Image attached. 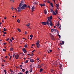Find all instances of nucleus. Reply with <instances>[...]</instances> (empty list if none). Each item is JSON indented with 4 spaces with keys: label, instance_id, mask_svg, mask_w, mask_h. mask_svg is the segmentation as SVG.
Returning a JSON list of instances; mask_svg holds the SVG:
<instances>
[{
    "label": "nucleus",
    "instance_id": "obj_1",
    "mask_svg": "<svg viewBox=\"0 0 74 74\" xmlns=\"http://www.w3.org/2000/svg\"><path fill=\"white\" fill-rule=\"evenodd\" d=\"M48 20H47L46 22H42L41 23L42 25H45L46 26L47 25L48 26L50 27V25L51 27L53 26L52 25L53 24L52 23V16H51L50 17H47Z\"/></svg>",
    "mask_w": 74,
    "mask_h": 74
},
{
    "label": "nucleus",
    "instance_id": "obj_2",
    "mask_svg": "<svg viewBox=\"0 0 74 74\" xmlns=\"http://www.w3.org/2000/svg\"><path fill=\"white\" fill-rule=\"evenodd\" d=\"M26 7H27V5L26 4H24L21 7V10H25Z\"/></svg>",
    "mask_w": 74,
    "mask_h": 74
},
{
    "label": "nucleus",
    "instance_id": "obj_3",
    "mask_svg": "<svg viewBox=\"0 0 74 74\" xmlns=\"http://www.w3.org/2000/svg\"><path fill=\"white\" fill-rule=\"evenodd\" d=\"M36 44L37 48H39L40 46V40H38V42H37Z\"/></svg>",
    "mask_w": 74,
    "mask_h": 74
},
{
    "label": "nucleus",
    "instance_id": "obj_4",
    "mask_svg": "<svg viewBox=\"0 0 74 74\" xmlns=\"http://www.w3.org/2000/svg\"><path fill=\"white\" fill-rule=\"evenodd\" d=\"M24 3H25L24 2H23V1H21V3L19 4V7H21V5H23V4H24Z\"/></svg>",
    "mask_w": 74,
    "mask_h": 74
},
{
    "label": "nucleus",
    "instance_id": "obj_5",
    "mask_svg": "<svg viewBox=\"0 0 74 74\" xmlns=\"http://www.w3.org/2000/svg\"><path fill=\"white\" fill-rule=\"evenodd\" d=\"M17 9H18V12H21V10H22L21 9V7L19 6V7H18L17 8Z\"/></svg>",
    "mask_w": 74,
    "mask_h": 74
},
{
    "label": "nucleus",
    "instance_id": "obj_6",
    "mask_svg": "<svg viewBox=\"0 0 74 74\" xmlns=\"http://www.w3.org/2000/svg\"><path fill=\"white\" fill-rule=\"evenodd\" d=\"M19 57V56L18 54L16 55H15V58H16V59H18Z\"/></svg>",
    "mask_w": 74,
    "mask_h": 74
},
{
    "label": "nucleus",
    "instance_id": "obj_7",
    "mask_svg": "<svg viewBox=\"0 0 74 74\" xmlns=\"http://www.w3.org/2000/svg\"><path fill=\"white\" fill-rule=\"evenodd\" d=\"M23 51L24 53H27V51H26V50L25 48L23 49Z\"/></svg>",
    "mask_w": 74,
    "mask_h": 74
},
{
    "label": "nucleus",
    "instance_id": "obj_8",
    "mask_svg": "<svg viewBox=\"0 0 74 74\" xmlns=\"http://www.w3.org/2000/svg\"><path fill=\"white\" fill-rule=\"evenodd\" d=\"M53 31H54V32H56V29H51V31L52 32H53Z\"/></svg>",
    "mask_w": 74,
    "mask_h": 74
},
{
    "label": "nucleus",
    "instance_id": "obj_9",
    "mask_svg": "<svg viewBox=\"0 0 74 74\" xmlns=\"http://www.w3.org/2000/svg\"><path fill=\"white\" fill-rule=\"evenodd\" d=\"M41 67H42V66H41V65L40 66L38 65V66L37 67V68L38 69H39L40 68H41Z\"/></svg>",
    "mask_w": 74,
    "mask_h": 74
},
{
    "label": "nucleus",
    "instance_id": "obj_10",
    "mask_svg": "<svg viewBox=\"0 0 74 74\" xmlns=\"http://www.w3.org/2000/svg\"><path fill=\"white\" fill-rule=\"evenodd\" d=\"M40 5L41 7H42V6H45V4H40Z\"/></svg>",
    "mask_w": 74,
    "mask_h": 74
},
{
    "label": "nucleus",
    "instance_id": "obj_11",
    "mask_svg": "<svg viewBox=\"0 0 74 74\" xmlns=\"http://www.w3.org/2000/svg\"><path fill=\"white\" fill-rule=\"evenodd\" d=\"M35 9V7H34V6H33L32 7V11H34Z\"/></svg>",
    "mask_w": 74,
    "mask_h": 74
},
{
    "label": "nucleus",
    "instance_id": "obj_12",
    "mask_svg": "<svg viewBox=\"0 0 74 74\" xmlns=\"http://www.w3.org/2000/svg\"><path fill=\"white\" fill-rule=\"evenodd\" d=\"M42 71H43V69L41 68L40 69V72H41V73H42Z\"/></svg>",
    "mask_w": 74,
    "mask_h": 74
},
{
    "label": "nucleus",
    "instance_id": "obj_13",
    "mask_svg": "<svg viewBox=\"0 0 74 74\" xmlns=\"http://www.w3.org/2000/svg\"><path fill=\"white\" fill-rule=\"evenodd\" d=\"M52 52V50H51V49L49 50V51H47V52L48 53H50V52Z\"/></svg>",
    "mask_w": 74,
    "mask_h": 74
},
{
    "label": "nucleus",
    "instance_id": "obj_14",
    "mask_svg": "<svg viewBox=\"0 0 74 74\" xmlns=\"http://www.w3.org/2000/svg\"><path fill=\"white\" fill-rule=\"evenodd\" d=\"M30 62H34V61L32 59L30 60Z\"/></svg>",
    "mask_w": 74,
    "mask_h": 74
},
{
    "label": "nucleus",
    "instance_id": "obj_15",
    "mask_svg": "<svg viewBox=\"0 0 74 74\" xmlns=\"http://www.w3.org/2000/svg\"><path fill=\"white\" fill-rule=\"evenodd\" d=\"M53 15H56V13L54 11H53Z\"/></svg>",
    "mask_w": 74,
    "mask_h": 74
},
{
    "label": "nucleus",
    "instance_id": "obj_16",
    "mask_svg": "<svg viewBox=\"0 0 74 74\" xmlns=\"http://www.w3.org/2000/svg\"><path fill=\"white\" fill-rule=\"evenodd\" d=\"M10 51H13V48L12 47H11L10 49Z\"/></svg>",
    "mask_w": 74,
    "mask_h": 74
},
{
    "label": "nucleus",
    "instance_id": "obj_17",
    "mask_svg": "<svg viewBox=\"0 0 74 74\" xmlns=\"http://www.w3.org/2000/svg\"><path fill=\"white\" fill-rule=\"evenodd\" d=\"M30 23H29L27 24V25H26V26H27V27H29V26H30Z\"/></svg>",
    "mask_w": 74,
    "mask_h": 74
},
{
    "label": "nucleus",
    "instance_id": "obj_18",
    "mask_svg": "<svg viewBox=\"0 0 74 74\" xmlns=\"http://www.w3.org/2000/svg\"><path fill=\"white\" fill-rule=\"evenodd\" d=\"M50 5L51 6V7H52L53 8V4H52V3H50Z\"/></svg>",
    "mask_w": 74,
    "mask_h": 74
},
{
    "label": "nucleus",
    "instance_id": "obj_19",
    "mask_svg": "<svg viewBox=\"0 0 74 74\" xmlns=\"http://www.w3.org/2000/svg\"><path fill=\"white\" fill-rule=\"evenodd\" d=\"M7 29H5V27L3 29V32L7 31Z\"/></svg>",
    "mask_w": 74,
    "mask_h": 74
},
{
    "label": "nucleus",
    "instance_id": "obj_20",
    "mask_svg": "<svg viewBox=\"0 0 74 74\" xmlns=\"http://www.w3.org/2000/svg\"><path fill=\"white\" fill-rule=\"evenodd\" d=\"M17 30L19 32H21V29H19V28H18Z\"/></svg>",
    "mask_w": 74,
    "mask_h": 74
},
{
    "label": "nucleus",
    "instance_id": "obj_21",
    "mask_svg": "<svg viewBox=\"0 0 74 74\" xmlns=\"http://www.w3.org/2000/svg\"><path fill=\"white\" fill-rule=\"evenodd\" d=\"M51 38V40H55V38H54L53 36V37H52Z\"/></svg>",
    "mask_w": 74,
    "mask_h": 74
},
{
    "label": "nucleus",
    "instance_id": "obj_22",
    "mask_svg": "<svg viewBox=\"0 0 74 74\" xmlns=\"http://www.w3.org/2000/svg\"><path fill=\"white\" fill-rule=\"evenodd\" d=\"M28 62H29V60H27L26 61L25 63H27Z\"/></svg>",
    "mask_w": 74,
    "mask_h": 74
},
{
    "label": "nucleus",
    "instance_id": "obj_23",
    "mask_svg": "<svg viewBox=\"0 0 74 74\" xmlns=\"http://www.w3.org/2000/svg\"><path fill=\"white\" fill-rule=\"evenodd\" d=\"M17 22H18V23H20V20H19V19H18L17 20Z\"/></svg>",
    "mask_w": 74,
    "mask_h": 74
},
{
    "label": "nucleus",
    "instance_id": "obj_24",
    "mask_svg": "<svg viewBox=\"0 0 74 74\" xmlns=\"http://www.w3.org/2000/svg\"><path fill=\"white\" fill-rule=\"evenodd\" d=\"M30 37H31V38H32L33 37V35L31 34L30 36Z\"/></svg>",
    "mask_w": 74,
    "mask_h": 74
},
{
    "label": "nucleus",
    "instance_id": "obj_25",
    "mask_svg": "<svg viewBox=\"0 0 74 74\" xmlns=\"http://www.w3.org/2000/svg\"><path fill=\"white\" fill-rule=\"evenodd\" d=\"M28 73H29V71H27L25 72V73L26 74H28Z\"/></svg>",
    "mask_w": 74,
    "mask_h": 74
},
{
    "label": "nucleus",
    "instance_id": "obj_26",
    "mask_svg": "<svg viewBox=\"0 0 74 74\" xmlns=\"http://www.w3.org/2000/svg\"><path fill=\"white\" fill-rule=\"evenodd\" d=\"M2 32L3 33H4V34H7V32H4V31H2Z\"/></svg>",
    "mask_w": 74,
    "mask_h": 74
},
{
    "label": "nucleus",
    "instance_id": "obj_27",
    "mask_svg": "<svg viewBox=\"0 0 74 74\" xmlns=\"http://www.w3.org/2000/svg\"><path fill=\"white\" fill-rule=\"evenodd\" d=\"M4 72H5V74H7V71H6V70H4Z\"/></svg>",
    "mask_w": 74,
    "mask_h": 74
},
{
    "label": "nucleus",
    "instance_id": "obj_28",
    "mask_svg": "<svg viewBox=\"0 0 74 74\" xmlns=\"http://www.w3.org/2000/svg\"><path fill=\"white\" fill-rule=\"evenodd\" d=\"M47 11L46 10H45L44 11V13L45 14H47Z\"/></svg>",
    "mask_w": 74,
    "mask_h": 74
},
{
    "label": "nucleus",
    "instance_id": "obj_29",
    "mask_svg": "<svg viewBox=\"0 0 74 74\" xmlns=\"http://www.w3.org/2000/svg\"><path fill=\"white\" fill-rule=\"evenodd\" d=\"M51 12H52V11H53V9H50Z\"/></svg>",
    "mask_w": 74,
    "mask_h": 74
},
{
    "label": "nucleus",
    "instance_id": "obj_30",
    "mask_svg": "<svg viewBox=\"0 0 74 74\" xmlns=\"http://www.w3.org/2000/svg\"><path fill=\"white\" fill-rule=\"evenodd\" d=\"M56 7H59V4H56Z\"/></svg>",
    "mask_w": 74,
    "mask_h": 74
},
{
    "label": "nucleus",
    "instance_id": "obj_31",
    "mask_svg": "<svg viewBox=\"0 0 74 74\" xmlns=\"http://www.w3.org/2000/svg\"><path fill=\"white\" fill-rule=\"evenodd\" d=\"M12 58V56H10L9 58V60H11V59Z\"/></svg>",
    "mask_w": 74,
    "mask_h": 74
},
{
    "label": "nucleus",
    "instance_id": "obj_32",
    "mask_svg": "<svg viewBox=\"0 0 74 74\" xmlns=\"http://www.w3.org/2000/svg\"><path fill=\"white\" fill-rule=\"evenodd\" d=\"M62 45H64V42L63 41H62Z\"/></svg>",
    "mask_w": 74,
    "mask_h": 74
},
{
    "label": "nucleus",
    "instance_id": "obj_33",
    "mask_svg": "<svg viewBox=\"0 0 74 74\" xmlns=\"http://www.w3.org/2000/svg\"><path fill=\"white\" fill-rule=\"evenodd\" d=\"M27 47V45H25L24 46L25 48H26V47Z\"/></svg>",
    "mask_w": 74,
    "mask_h": 74
},
{
    "label": "nucleus",
    "instance_id": "obj_34",
    "mask_svg": "<svg viewBox=\"0 0 74 74\" xmlns=\"http://www.w3.org/2000/svg\"><path fill=\"white\" fill-rule=\"evenodd\" d=\"M25 69H23L22 70V71H23V72H24V71H25Z\"/></svg>",
    "mask_w": 74,
    "mask_h": 74
},
{
    "label": "nucleus",
    "instance_id": "obj_35",
    "mask_svg": "<svg viewBox=\"0 0 74 74\" xmlns=\"http://www.w3.org/2000/svg\"><path fill=\"white\" fill-rule=\"evenodd\" d=\"M55 12H56V14H58V12H57V10H56Z\"/></svg>",
    "mask_w": 74,
    "mask_h": 74
},
{
    "label": "nucleus",
    "instance_id": "obj_36",
    "mask_svg": "<svg viewBox=\"0 0 74 74\" xmlns=\"http://www.w3.org/2000/svg\"><path fill=\"white\" fill-rule=\"evenodd\" d=\"M18 74H23V73H22L21 72H20V73H18Z\"/></svg>",
    "mask_w": 74,
    "mask_h": 74
},
{
    "label": "nucleus",
    "instance_id": "obj_37",
    "mask_svg": "<svg viewBox=\"0 0 74 74\" xmlns=\"http://www.w3.org/2000/svg\"><path fill=\"white\" fill-rule=\"evenodd\" d=\"M20 67L21 68H22V67H23V66H22V65H20Z\"/></svg>",
    "mask_w": 74,
    "mask_h": 74
},
{
    "label": "nucleus",
    "instance_id": "obj_38",
    "mask_svg": "<svg viewBox=\"0 0 74 74\" xmlns=\"http://www.w3.org/2000/svg\"><path fill=\"white\" fill-rule=\"evenodd\" d=\"M33 4H36L37 3H36V2H34Z\"/></svg>",
    "mask_w": 74,
    "mask_h": 74
},
{
    "label": "nucleus",
    "instance_id": "obj_39",
    "mask_svg": "<svg viewBox=\"0 0 74 74\" xmlns=\"http://www.w3.org/2000/svg\"><path fill=\"white\" fill-rule=\"evenodd\" d=\"M62 67V64H60V67Z\"/></svg>",
    "mask_w": 74,
    "mask_h": 74
},
{
    "label": "nucleus",
    "instance_id": "obj_40",
    "mask_svg": "<svg viewBox=\"0 0 74 74\" xmlns=\"http://www.w3.org/2000/svg\"><path fill=\"white\" fill-rule=\"evenodd\" d=\"M3 44L4 45H7V43L4 42V43H3Z\"/></svg>",
    "mask_w": 74,
    "mask_h": 74
},
{
    "label": "nucleus",
    "instance_id": "obj_41",
    "mask_svg": "<svg viewBox=\"0 0 74 74\" xmlns=\"http://www.w3.org/2000/svg\"><path fill=\"white\" fill-rule=\"evenodd\" d=\"M57 25L58 26H59L60 25H59V22H58V24H57Z\"/></svg>",
    "mask_w": 74,
    "mask_h": 74
},
{
    "label": "nucleus",
    "instance_id": "obj_42",
    "mask_svg": "<svg viewBox=\"0 0 74 74\" xmlns=\"http://www.w3.org/2000/svg\"><path fill=\"white\" fill-rule=\"evenodd\" d=\"M15 54H13V58H14V56H15Z\"/></svg>",
    "mask_w": 74,
    "mask_h": 74
},
{
    "label": "nucleus",
    "instance_id": "obj_43",
    "mask_svg": "<svg viewBox=\"0 0 74 74\" xmlns=\"http://www.w3.org/2000/svg\"><path fill=\"white\" fill-rule=\"evenodd\" d=\"M11 38L12 39V40H14V38L13 37H12Z\"/></svg>",
    "mask_w": 74,
    "mask_h": 74
},
{
    "label": "nucleus",
    "instance_id": "obj_44",
    "mask_svg": "<svg viewBox=\"0 0 74 74\" xmlns=\"http://www.w3.org/2000/svg\"><path fill=\"white\" fill-rule=\"evenodd\" d=\"M10 40V39H9V38H8V39H6V41H8V40Z\"/></svg>",
    "mask_w": 74,
    "mask_h": 74
},
{
    "label": "nucleus",
    "instance_id": "obj_45",
    "mask_svg": "<svg viewBox=\"0 0 74 74\" xmlns=\"http://www.w3.org/2000/svg\"><path fill=\"white\" fill-rule=\"evenodd\" d=\"M2 22L3 23H4V20H2Z\"/></svg>",
    "mask_w": 74,
    "mask_h": 74
},
{
    "label": "nucleus",
    "instance_id": "obj_46",
    "mask_svg": "<svg viewBox=\"0 0 74 74\" xmlns=\"http://www.w3.org/2000/svg\"><path fill=\"white\" fill-rule=\"evenodd\" d=\"M47 2L48 3H50V1H47Z\"/></svg>",
    "mask_w": 74,
    "mask_h": 74
},
{
    "label": "nucleus",
    "instance_id": "obj_47",
    "mask_svg": "<svg viewBox=\"0 0 74 74\" xmlns=\"http://www.w3.org/2000/svg\"><path fill=\"white\" fill-rule=\"evenodd\" d=\"M39 59H40V58H37V59H36V60H39Z\"/></svg>",
    "mask_w": 74,
    "mask_h": 74
},
{
    "label": "nucleus",
    "instance_id": "obj_48",
    "mask_svg": "<svg viewBox=\"0 0 74 74\" xmlns=\"http://www.w3.org/2000/svg\"><path fill=\"white\" fill-rule=\"evenodd\" d=\"M25 34H27V32L26 31H25Z\"/></svg>",
    "mask_w": 74,
    "mask_h": 74
},
{
    "label": "nucleus",
    "instance_id": "obj_49",
    "mask_svg": "<svg viewBox=\"0 0 74 74\" xmlns=\"http://www.w3.org/2000/svg\"><path fill=\"white\" fill-rule=\"evenodd\" d=\"M29 71H30V72H32V71H32V70H29Z\"/></svg>",
    "mask_w": 74,
    "mask_h": 74
},
{
    "label": "nucleus",
    "instance_id": "obj_50",
    "mask_svg": "<svg viewBox=\"0 0 74 74\" xmlns=\"http://www.w3.org/2000/svg\"><path fill=\"white\" fill-rule=\"evenodd\" d=\"M10 41H11V42H12V40L10 39Z\"/></svg>",
    "mask_w": 74,
    "mask_h": 74
},
{
    "label": "nucleus",
    "instance_id": "obj_51",
    "mask_svg": "<svg viewBox=\"0 0 74 74\" xmlns=\"http://www.w3.org/2000/svg\"><path fill=\"white\" fill-rule=\"evenodd\" d=\"M58 36H59V38H60V37L61 36H60V35H59V34H58Z\"/></svg>",
    "mask_w": 74,
    "mask_h": 74
},
{
    "label": "nucleus",
    "instance_id": "obj_52",
    "mask_svg": "<svg viewBox=\"0 0 74 74\" xmlns=\"http://www.w3.org/2000/svg\"><path fill=\"white\" fill-rule=\"evenodd\" d=\"M3 51H5V52L6 51V50H5V49H3Z\"/></svg>",
    "mask_w": 74,
    "mask_h": 74
},
{
    "label": "nucleus",
    "instance_id": "obj_53",
    "mask_svg": "<svg viewBox=\"0 0 74 74\" xmlns=\"http://www.w3.org/2000/svg\"><path fill=\"white\" fill-rule=\"evenodd\" d=\"M51 36L52 38V37H53V35H51Z\"/></svg>",
    "mask_w": 74,
    "mask_h": 74
},
{
    "label": "nucleus",
    "instance_id": "obj_54",
    "mask_svg": "<svg viewBox=\"0 0 74 74\" xmlns=\"http://www.w3.org/2000/svg\"><path fill=\"white\" fill-rule=\"evenodd\" d=\"M35 51V50H34L33 51H32V52H34Z\"/></svg>",
    "mask_w": 74,
    "mask_h": 74
},
{
    "label": "nucleus",
    "instance_id": "obj_55",
    "mask_svg": "<svg viewBox=\"0 0 74 74\" xmlns=\"http://www.w3.org/2000/svg\"><path fill=\"white\" fill-rule=\"evenodd\" d=\"M7 58H8L7 56H6L5 57V58L6 59H7Z\"/></svg>",
    "mask_w": 74,
    "mask_h": 74
},
{
    "label": "nucleus",
    "instance_id": "obj_56",
    "mask_svg": "<svg viewBox=\"0 0 74 74\" xmlns=\"http://www.w3.org/2000/svg\"><path fill=\"white\" fill-rule=\"evenodd\" d=\"M60 44L61 45H62V43H60Z\"/></svg>",
    "mask_w": 74,
    "mask_h": 74
},
{
    "label": "nucleus",
    "instance_id": "obj_57",
    "mask_svg": "<svg viewBox=\"0 0 74 74\" xmlns=\"http://www.w3.org/2000/svg\"><path fill=\"white\" fill-rule=\"evenodd\" d=\"M58 18H59V19L61 20V21H62V19H61L59 17H58Z\"/></svg>",
    "mask_w": 74,
    "mask_h": 74
},
{
    "label": "nucleus",
    "instance_id": "obj_58",
    "mask_svg": "<svg viewBox=\"0 0 74 74\" xmlns=\"http://www.w3.org/2000/svg\"><path fill=\"white\" fill-rule=\"evenodd\" d=\"M27 55H29V56H31V55H30V54H28Z\"/></svg>",
    "mask_w": 74,
    "mask_h": 74
},
{
    "label": "nucleus",
    "instance_id": "obj_59",
    "mask_svg": "<svg viewBox=\"0 0 74 74\" xmlns=\"http://www.w3.org/2000/svg\"><path fill=\"white\" fill-rule=\"evenodd\" d=\"M13 54H15V52L14 51L13 52Z\"/></svg>",
    "mask_w": 74,
    "mask_h": 74
},
{
    "label": "nucleus",
    "instance_id": "obj_60",
    "mask_svg": "<svg viewBox=\"0 0 74 74\" xmlns=\"http://www.w3.org/2000/svg\"><path fill=\"white\" fill-rule=\"evenodd\" d=\"M11 9H12V10H13V9H14V8H13V7H12V8H11Z\"/></svg>",
    "mask_w": 74,
    "mask_h": 74
},
{
    "label": "nucleus",
    "instance_id": "obj_61",
    "mask_svg": "<svg viewBox=\"0 0 74 74\" xmlns=\"http://www.w3.org/2000/svg\"><path fill=\"white\" fill-rule=\"evenodd\" d=\"M14 10H16V11H16V10H17L16 8H15L14 9Z\"/></svg>",
    "mask_w": 74,
    "mask_h": 74
},
{
    "label": "nucleus",
    "instance_id": "obj_62",
    "mask_svg": "<svg viewBox=\"0 0 74 74\" xmlns=\"http://www.w3.org/2000/svg\"><path fill=\"white\" fill-rule=\"evenodd\" d=\"M9 56H11V55H10V53L8 54Z\"/></svg>",
    "mask_w": 74,
    "mask_h": 74
},
{
    "label": "nucleus",
    "instance_id": "obj_63",
    "mask_svg": "<svg viewBox=\"0 0 74 74\" xmlns=\"http://www.w3.org/2000/svg\"><path fill=\"white\" fill-rule=\"evenodd\" d=\"M21 64H23V62H22Z\"/></svg>",
    "mask_w": 74,
    "mask_h": 74
},
{
    "label": "nucleus",
    "instance_id": "obj_64",
    "mask_svg": "<svg viewBox=\"0 0 74 74\" xmlns=\"http://www.w3.org/2000/svg\"><path fill=\"white\" fill-rule=\"evenodd\" d=\"M2 66H3H3H4V65L2 64Z\"/></svg>",
    "mask_w": 74,
    "mask_h": 74
}]
</instances>
